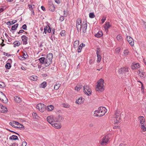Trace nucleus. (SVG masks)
<instances>
[{
	"instance_id": "1",
	"label": "nucleus",
	"mask_w": 146,
	"mask_h": 146,
	"mask_svg": "<svg viewBox=\"0 0 146 146\" xmlns=\"http://www.w3.org/2000/svg\"><path fill=\"white\" fill-rule=\"evenodd\" d=\"M107 109L104 107H100L98 110H95L94 112V115L95 117H100L104 115L107 111Z\"/></svg>"
},
{
	"instance_id": "2",
	"label": "nucleus",
	"mask_w": 146,
	"mask_h": 146,
	"mask_svg": "<svg viewBox=\"0 0 146 146\" xmlns=\"http://www.w3.org/2000/svg\"><path fill=\"white\" fill-rule=\"evenodd\" d=\"M104 81L102 79H100L97 82V85L96 87V90L98 92H102L104 90Z\"/></svg>"
},
{
	"instance_id": "3",
	"label": "nucleus",
	"mask_w": 146,
	"mask_h": 146,
	"mask_svg": "<svg viewBox=\"0 0 146 146\" xmlns=\"http://www.w3.org/2000/svg\"><path fill=\"white\" fill-rule=\"evenodd\" d=\"M53 55L52 53L48 54L46 58H45V65L46 67L48 66L51 63Z\"/></svg>"
},
{
	"instance_id": "4",
	"label": "nucleus",
	"mask_w": 146,
	"mask_h": 146,
	"mask_svg": "<svg viewBox=\"0 0 146 146\" xmlns=\"http://www.w3.org/2000/svg\"><path fill=\"white\" fill-rule=\"evenodd\" d=\"M110 135H108L104 136L101 141L100 143L101 145H106L108 143L109 140L110 138Z\"/></svg>"
},
{
	"instance_id": "5",
	"label": "nucleus",
	"mask_w": 146,
	"mask_h": 146,
	"mask_svg": "<svg viewBox=\"0 0 146 146\" xmlns=\"http://www.w3.org/2000/svg\"><path fill=\"white\" fill-rule=\"evenodd\" d=\"M82 24L81 19L78 18L76 20V28L78 32H81Z\"/></svg>"
},
{
	"instance_id": "6",
	"label": "nucleus",
	"mask_w": 146,
	"mask_h": 146,
	"mask_svg": "<svg viewBox=\"0 0 146 146\" xmlns=\"http://www.w3.org/2000/svg\"><path fill=\"white\" fill-rule=\"evenodd\" d=\"M36 108L41 112H43L46 109V106L42 104H39L36 106Z\"/></svg>"
},
{
	"instance_id": "7",
	"label": "nucleus",
	"mask_w": 146,
	"mask_h": 146,
	"mask_svg": "<svg viewBox=\"0 0 146 146\" xmlns=\"http://www.w3.org/2000/svg\"><path fill=\"white\" fill-rule=\"evenodd\" d=\"M0 100L3 103H5L7 102L8 100L5 94L1 92L0 91Z\"/></svg>"
},
{
	"instance_id": "8",
	"label": "nucleus",
	"mask_w": 146,
	"mask_h": 146,
	"mask_svg": "<svg viewBox=\"0 0 146 146\" xmlns=\"http://www.w3.org/2000/svg\"><path fill=\"white\" fill-rule=\"evenodd\" d=\"M84 92L86 94L89 96L91 94V90L88 86L86 85L83 86Z\"/></svg>"
},
{
	"instance_id": "9",
	"label": "nucleus",
	"mask_w": 146,
	"mask_h": 146,
	"mask_svg": "<svg viewBox=\"0 0 146 146\" xmlns=\"http://www.w3.org/2000/svg\"><path fill=\"white\" fill-rule=\"evenodd\" d=\"M82 32L84 33H86V29L87 26V21H83L82 24Z\"/></svg>"
},
{
	"instance_id": "10",
	"label": "nucleus",
	"mask_w": 146,
	"mask_h": 146,
	"mask_svg": "<svg viewBox=\"0 0 146 146\" xmlns=\"http://www.w3.org/2000/svg\"><path fill=\"white\" fill-rule=\"evenodd\" d=\"M48 122L51 125L54 122H55V119H54L53 116H48L47 118Z\"/></svg>"
},
{
	"instance_id": "11",
	"label": "nucleus",
	"mask_w": 146,
	"mask_h": 146,
	"mask_svg": "<svg viewBox=\"0 0 146 146\" xmlns=\"http://www.w3.org/2000/svg\"><path fill=\"white\" fill-rule=\"evenodd\" d=\"M21 38L23 42V44L26 45L28 43V37L25 35H23L21 36Z\"/></svg>"
},
{
	"instance_id": "12",
	"label": "nucleus",
	"mask_w": 146,
	"mask_h": 146,
	"mask_svg": "<svg viewBox=\"0 0 146 146\" xmlns=\"http://www.w3.org/2000/svg\"><path fill=\"white\" fill-rule=\"evenodd\" d=\"M127 40L130 44L133 46L134 44V41L133 39L130 36H127Z\"/></svg>"
},
{
	"instance_id": "13",
	"label": "nucleus",
	"mask_w": 146,
	"mask_h": 146,
	"mask_svg": "<svg viewBox=\"0 0 146 146\" xmlns=\"http://www.w3.org/2000/svg\"><path fill=\"white\" fill-rule=\"evenodd\" d=\"M7 108L0 104V111L1 112L5 113L7 112Z\"/></svg>"
},
{
	"instance_id": "14",
	"label": "nucleus",
	"mask_w": 146,
	"mask_h": 146,
	"mask_svg": "<svg viewBox=\"0 0 146 146\" xmlns=\"http://www.w3.org/2000/svg\"><path fill=\"white\" fill-rule=\"evenodd\" d=\"M64 118L60 115L58 116L55 119V121L61 122L63 121Z\"/></svg>"
},
{
	"instance_id": "15",
	"label": "nucleus",
	"mask_w": 146,
	"mask_h": 146,
	"mask_svg": "<svg viewBox=\"0 0 146 146\" xmlns=\"http://www.w3.org/2000/svg\"><path fill=\"white\" fill-rule=\"evenodd\" d=\"M140 67L138 63H135L132 65L131 67V68L133 70H135L136 68Z\"/></svg>"
},
{
	"instance_id": "16",
	"label": "nucleus",
	"mask_w": 146,
	"mask_h": 146,
	"mask_svg": "<svg viewBox=\"0 0 146 146\" xmlns=\"http://www.w3.org/2000/svg\"><path fill=\"white\" fill-rule=\"evenodd\" d=\"M48 8L51 11H55V7L52 4H50V3L48 5Z\"/></svg>"
},
{
	"instance_id": "17",
	"label": "nucleus",
	"mask_w": 146,
	"mask_h": 146,
	"mask_svg": "<svg viewBox=\"0 0 146 146\" xmlns=\"http://www.w3.org/2000/svg\"><path fill=\"white\" fill-rule=\"evenodd\" d=\"M84 100V99L82 97H81L78 98L76 101V103L78 104H82Z\"/></svg>"
},
{
	"instance_id": "18",
	"label": "nucleus",
	"mask_w": 146,
	"mask_h": 146,
	"mask_svg": "<svg viewBox=\"0 0 146 146\" xmlns=\"http://www.w3.org/2000/svg\"><path fill=\"white\" fill-rule=\"evenodd\" d=\"M51 125L57 129H60L61 127V125L60 124L55 123V122H54L52 124H51Z\"/></svg>"
},
{
	"instance_id": "19",
	"label": "nucleus",
	"mask_w": 146,
	"mask_h": 146,
	"mask_svg": "<svg viewBox=\"0 0 146 146\" xmlns=\"http://www.w3.org/2000/svg\"><path fill=\"white\" fill-rule=\"evenodd\" d=\"M96 54L98 57V59L97 60V62H100L101 60V56L100 55V52L98 51L96 52Z\"/></svg>"
},
{
	"instance_id": "20",
	"label": "nucleus",
	"mask_w": 146,
	"mask_h": 146,
	"mask_svg": "<svg viewBox=\"0 0 146 146\" xmlns=\"http://www.w3.org/2000/svg\"><path fill=\"white\" fill-rule=\"evenodd\" d=\"M110 27V23L109 22H106L104 26V28L106 30H108Z\"/></svg>"
},
{
	"instance_id": "21",
	"label": "nucleus",
	"mask_w": 146,
	"mask_h": 146,
	"mask_svg": "<svg viewBox=\"0 0 146 146\" xmlns=\"http://www.w3.org/2000/svg\"><path fill=\"white\" fill-rule=\"evenodd\" d=\"M102 35L103 33L101 31H99L95 35V36L99 38L102 36Z\"/></svg>"
},
{
	"instance_id": "22",
	"label": "nucleus",
	"mask_w": 146,
	"mask_h": 146,
	"mask_svg": "<svg viewBox=\"0 0 146 146\" xmlns=\"http://www.w3.org/2000/svg\"><path fill=\"white\" fill-rule=\"evenodd\" d=\"M14 100L16 102L19 103L21 101V99L19 97L17 96H15L14 97Z\"/></svg>"
},
{
	"instance_id": "23",
	"label": "nucleus",
	"mask_w": 146,
	"mask_h": 146,
	"mask_svg": "<svg viewBox=\"0 0 146 146\" xmlns=\"http://www.w3.org/2000/svg\"><path fill=\"white\" fill-rule=\"evenodd\" d=\"M54 108V106L51 105L46 107V109H47L48 111H51Z\"/></svg>"
},
{
	"instance_id": "24",
	"label": "nucleus",
	"mask_w": 146,
	"mask_h": 146,
	"mask_svg": "<svg viewBox=\"0 0 146 146\" xmlns=\"http://www.w3.org/2000/svg\"><path fill=\"white\" fill-rule=\"evenodd\" d=\"M139 120H140V123L141 125L144 124V118L143 116H139Z\"/></svg>"
},
{
	"instance_id": "25",
	"label": "nucleus",
	"mask_w": 146,
	"mask_h": 146,
	"mask_svg": "<svg viewBox=\"0 0 146 146\" xmlns=\"http://www.w3.org/2000/svg\"><path fill=\"white\" fill-rule=\"evenodd\" d=\"M9 139L10 140H18V138L17 136L13 135L9 137Z\"/></svg>"
},
{
	"instance_id": "26",
	"label": "nucleus",
	"mask_w": 146,
	"mask_h": 146,
	"mask_svg": "<svg viewBox=\"0 0 146 146\" xmlns=\"http://www.w3.org/2000/svg\"><path fill=\"white\" fill-rule=\"evenodd\" d=\"M82 85L81 84H79L75 87V89L76 90L78 91H79L82 88Z\"/></svg>"
},
{
	"instance_id": "27",
	"label": "nucleus",
	"mask_w": 146,
	"mask_h": 146,
	"mask_svg": "<svg viewBox=\"0 0 146 146\" xmlns=\"http://www.w3.org/2000/svg\"><path fill=\"white\" fill-rule=\"evenodd\" d=\"M60 85L59 83H56L54 86V89L56 90H58L60 87Z\"/></svg>"
},
{
	"instance_id": "28",
	"label": "nucleus",
	"mask_w": 146,
	"mask_h": 146,
	"mask_svg": "<svg viewBox=\"0 0 146 146\" xmlns=\"http://www.w3.org/2000/svg\"><path fill=\"white\" fill-rule=\"evenodd\" d=\"M47 85V82H44L40 85V87L44 88L46 87Z\"/></svg>"
},
{
	"instance_id": "29",
	"label": "nucleus",
	"mask_w": 146,
	"mask_h": 146,
	"mask_svg": "<svg viewBox=\"0 0 146 146\" xmlns=\"http://www.w3.org/2000/svg\"><path fill=\"white\" fill-rule=\"evenodd\" d=\"M38 77L36 76H31L30 77V79L31 80L35 81L37 80Z\"/></svg>"
},
{
	"instance_id": "30",
	"label": "nucleus",
	"mask_w": 146,
	"mask_h": 146,
	"mask_svg": "<svg viewBox=\"0 0 146 146\" xmlns=\"http://www.w3.org/2000/svg\"><path fill=\"white\" fill-rule=\"evenodd\" d=\"M18 24L17 23L12 26L11 30L13 31L16 30L18 27Z\"/></svg>"
},
{
	"instance_id": "31",
	"label": "nucleus",
	"mask_w": 146,
	"mask_h": 146,
	"mask_svg": "<svg viewBox=\"0 0 146 146\" xmlns=\"http://www.w3.org/2000/svg\"><path fill=\"white\" fill-rule=\"evenodd\" d=\"M40 62L41 64H45V58L44 57H41L39 59Z\"/></svg>"
},
{
	"instance_id": "32",
	"label": "nucleus",
	"mask_w": 146,
	"mask_h": 146,
	"mask_svg": "<svg viewBox=\"0 0 146 146\" xmlns=\"http://www.w3.org/2000/svg\"><path fill=\"white\" fill-rule=\"evenodd\" d=\"M11 66L10 63H7L5 65V67L7 69H9Z\"/></svg>"
},
{
	"instance_id": "33",
	"label": "nucleus",
	"mask_w": 146,
	"mask_h": 146,
	"mask_svg": "<svg viewBox=\"0 0 146 146\" xmlns=\"http://www.w3.org/2000/svg\"><path fill=\"white\" fill-rule=\"evenodd\" d=\"M16 128H20L21 129H24V126L22 125L19 124V125L16 126Z\"/></svg>"
},
{
	"instance_id": "34",
	"label": "nucleus",
	"mask_w": 146,
	"mask_h": 146,
	"mask_svg": "<svg viewBox=\"0 0 146 146\" xmlns=\"http://www.w3.org/2000/svg\"><path fill=\"white\" fill-rule=\"evenodd\" d=\"M17 22V20L13 21H8L7 23V25H11L14 24Z\"/></svg>"
},
{
	"instance_id": "35",
	"label": "nucleus",
	"mask_w": 146,
	"mask_h": 146,
	"mask_svg": "<svg viewBox=\"0 0 146 146\" xmlns=\"http://www.w3.org/2000/svg\"><path fill=\"white\" fill-rule=\"evenodd\" d=\"M79 43V41L78 40H76L74 44V48L78 46Z\"/></svg>"
},
{
	"instance_id": "36",
	"label": "nucleus",
	"mask_w": 146,
	"mask_h": 146,
	"mask_svg": "<svg viewBox=\"0 0 146 146\" xmlns=\"http://www.w3.org/2000/svg\"><path fill=\"white\" fill-rule=\"evenodd\" d=\"M116 120V123H117L120 122V116H115Z\"/></svg>"
},
{
	"instance_id": "37",
	"label": "nucleus",
	"mask_w": 146,
	"mask_h": 146,
	"mask_svg": "<svg viewBox=\"0 0 146 146\" xmlns=\"http://www.w3.org/2000/svg\"><path fill=\"white\" fill-rule=\"evenodd\" d=\"M32 115L33 116L34 118L37 119L38 118V117L36 113L35 112H33L32 113Z\"/></svg>"
},
{
	"instance_id": "38",
	"label": "nucleus",
	"mask_w": 146,
	"mask_h": 146,
	"mask_svg": "<svg viewBox=\"0 0 146 146\" xmlns=\"http://www.w3.org/2000/svg\"><path fill=\"white\" fill-rule=\"evenodd\" d=\"M5 83L2 82H0V88H2L5 87Z\"/></svg>"
},
{
	"instance_id": "39",
	"label": "nucleus",
	"mask_w": 146,
	"mask_h": 146,
	"mask_svg": "<svg viewBox=\"0 0 146 146\" xmlns=\"http://www.w3.org/2000/svg\"><path fill=\"white\" fill-rule=\"evenodd\" d=\"M13 44L15 45L14 46V47H15V45L17 46H19V45L20 44V42H19V41H15L13 43Z\"/></svg>"
},
{
	"instance_id": "40",
	"label": "nucleus",
	"mask_w": 146,
	"mask_h": 146,
	"mask_svg": "<svg viewBox=\"0 0 146 146\" xmlns=\"http://www.w3.org/2000/svg\"><path fill=\"white\" fill-rule=\"evenodd\" d=\"M141 129L143 131H146V127L144 125V124L141 125Z\"/></svg>"
},
{
	"instance_id": "41",
	"label": "nucleus",
	"mask_w": 146,
	"mask_h": 146,
	"mask_svg": "<svg viewBox=\"0 0 146 146\" xmlns=\"http://www.w3.org/2000/svg\"><path fill=\"white\" fill-rule=\"evenodd\" d=\"M64 108H68L70 107V105L67 103H64L62 104Z\"/></svg>"
},
{
	"instance_id": "42",
	"label": "nucleus",
	"mask_w": 146,
	"mask_h": 146,
	"mask_svg": "<svg viewBox=\"0 0 146 146\" xmlns=\"http://www.w3.org/2000/svg\"><path fill=\"white\" fill-rule=\"evenodd\" d=\"M122 36L120 35H118L117 36V40L119 41H121L122 40Z\"/></svg>"
},
{
	"instance_id": "43",
	"label": "nucleus",
	"mask_w": 146,
	"mask_h": 146,
	"mask_svg": "<svg viewBox=\"0 0 146 146\" xmlns=\"http://www.w3.org/2000/svg\"><path fill=\"white\" fill-rule=\"evenodd\" d=\"M95 17L94 14L93 13H90L89 14V17L91 18H93Z\"/></svg>"
},
{
	"instance_id": "44",
	"label": "nucleus",
	"mask_w": 146,
	"mask_h": 146,
	"mask_svg": "<svg viewBox=\"0 0 146 146\" xmlns=\"http://www.w3.org/2000/svg\"><path fill=\"white\" fill-rule=\"evenodd\" d=\"M60 35L61 36H64L65 35V31L64 30H62L60 33Z\"/></svg>"
},
{
	"instance_id": "45",
	"label": "nucleus",
	"mask_w": 146,
	"mask_h": 146,
	"mask_svg": "<svg viewBox=\"0 0 146 146\" xmlns=\"http://www.w3.org/2000/svg\"><path fill=\"white\" fill-rule=\"evenodd\" d=\"M9 124L11 126H12L14 128H16V126H15V123H14V121H13L12 122H10L9 123Z\"/></svg>"
},
{
	"instance_id": "46",
	"label": "nucleus",
	"mask_w": 146,
	"mask_h": 146,
	"mask_svg": "<svg viewBox=\"0 0 146 146\" xmlns=\"http://www.w3.org/2000/svg\"><path fill=\"white\" fill-rule=\"evenodd\" d=\"M122 68L123 71V72H128L129 71L128 68L126 67L123 68Z\"/></svg>"
},
{
	"instance_id": "47",
	"label": "nucleus",
	"mask_w": 146,
	"mask_h": 146,
	"mask_svg": "<svg viewBox=\"0 0 146 146\" xmlns=\"http://www.w3.org/2000/svg\"><path fill=\"white\" fill-rule=\"evenodd\" d=\"M123 72L122 68H120L118 70V73L119 74H121Z\"/></svg>"
},
{
	"instance_id": "48",
	"label": "nucleus",
	"mask_w": 146,
	"mask_h": 146,
	"mask_svg": "<svg viewBox=\"0 0 146 146\" xmlns=\"http://www.w3.org/2000/svg\"><path fill=\"white\" fill-rule=\"evenodd\" d=\"M64 12V16L65 17H66L68 15V13L67 11H65V10H64L63 11Z\"/></svg>"
},
{
	"instance_id": "49",
	"label": "nucleus",
	"mask_w": 146,
	"mask_h": 146,
	"mask_svg": "<svg viewBox=\"0 0 146 146\" xmlns=\"http://www.w3.org/2000/svg\"><path fill=\"white\" fill-rule=\"evenodd\" d=\"M82 48L81 46H79L78 47L77 50L78 52H80L81 51V50L82 49Z\"/></svg>"
},
{
	"instance_id": "50",
	"label": "nucleus",
	"mask_w": 146,
	"mask_h": 146,
	"mask_svg": "<svg viewBox=\"0 0 146 146\" xmlns=\"http://www.w3.org/2000/svg\"><path fill=\"white\" fill-rule=\"evenodd\" d=\"M27 26L26 24H24L22 27L21 28H22L24 30H27Z\"/></svg>"
},
{
	"instance_id": "51",
	"label": "nucleus",
	"mask_w": 146,
	"mask_h": 146,
	"mask_svg": "<svg viewBox=\"0 0 146 146\" xmlns=\"http://www.w3.org/2000/svg\"><path fill=\"white\" fill-rule=\"evenodd\" d=\"M119 111L117 110L116 112V113H115V116H117V115L120 116V113H119Z\"/></svg>"
},
{
	"instance_id": "52",
	"label": "nucleus",
	"mask_w": 146,
	"mask_h": 146,
	"mask_svg": "<svg viewBox=\"0 0 146 146\" xmlns=\"http://www.w3.org/2000/svg\"><path fill=\"white\" fill-rule=\"evenodd\" d=\"M124 53L125 55H127L128 54V51L127 50H124Z\"/></svg>"
},
{
	"instance_id": "53",
	"label": "nucleus",
	"mask_w": 146,
	"mask_h": 146,
	"mask_svg": "<svg viewBox=\"0 0 146 146\" xmlns=\"http://www.w3.org/2000/svg\"><path fill=\"white\" fill-rule=\"evenodd\" d=\"M120 48L118 47V48H116V49H115V51H116V52H117V53H119L120 51Z\"/></svg>"
},
{
	"instance_id": "54",
	"label": "nucleus",
	"mask_w": 146,
	"mask_h": 146,
	"mask_svg": "<svg viewBox=\"0 0 146 146\" xmlns=\"http://www.w3.org/2000/svg\"><path fill=\"white\" fill-rule=\"evenodd\" d=\"M144 72H141L139 75L140 77H143L144 75Z\"/></svg>"
},
{
	"instance_id": "55",
	"label": "nucleus",
	"mask_w": 146,
	"mask_h": 146,
	"mask_svg": "<svg viewBox=\"0 0 146 146\" xmlns=\"http://www.w3.org/2000/svg\"><path fill=\"white\" fill-rule=\"evenodd\" d=\"M51 32V30L50 27L49 26V27L47 30V32L48 33H50Z\"/></svg>"
},
{
	"instance_id": "56",
	"label": "nucleus",
	"mask_w": 146,
	"mask_h": 146,
	"mask_svg": "<svg viewBox=\"0 0 146 146\" xmlns=\"http://www.w3.org/2000/svg\"><path fill=\"white\" fill-rule=\"evenodd\" d=\"M14 121V123H15V125H19V123L18 122L16 121Z\"/></svg>"
},
{
	"instance_id": "57",
	"label": "nucleus",
	"mask_w": 146,
	"mask_h": 146,
	"mask_svg": "<svg viewBox=\"0 0 146 146\" xmlns=\"http://www.w3.org/2000/svg\"><path fill=\"white\" fill-rule=\"evenodd\" d=\"M24 30H20L19 32H18L17 35L19 34L20 33H22L24 32Z\"/></svg>"
},
{
	"instance_id": "58",
	"label": "nucleus",
	"mask_w": 146,
	"mask_h": 146,
	"mask_svg": "<svg viewBox=\"0 0 146 146\" xmlns=\"http://www.w3.org/2000/svg\"><path fill=\"white\" fill-rule=\"evenodd\" d=\"M16 145L18 146V144L16 143H15L11 144L10 146H15Z\"/></svg>"
},
{
	"instance_id": "59",
	"label": "nucleus",
	"mask_w": 146,
	"mask_h": 146,
	"mask_svg": "<svg viewBox=\"0 0 146 146\" xmlns=\"http://www.w3.org/2000/svg\"><path fill=\"white\" fill-rule=\"evenodd\" d=\"M64 16H62V17H60V18L59 20L61 21H62L64 20Z\"/></svg>"
},
{
	"instance_id": "60",
	"label": "nucleus",
	"mask_w": 146,
	"mask_h": 146,
	"mask_svg": "<svg viewBox=\"0 0 146 146\" xmlns=\"http://www.w3.org/2000/svg\"><path fill=\"white\" fill-rule=\"evenodd\" d=\"M27 145V143L25 141H23V142L22 144V146H26Z\"/></svg>"
},
{
	"instance_id": "61",
	"label": "nucleus",
	"mask_w": 146,
	"mask_h": 146,
	"mask_svg": "<svg viewBox=\"0 0 146 146\" xmlns=\"http://www.w3.org/2000/svg\"><path fill=\"white\" fill-rule=\"evenodd\" d=\"M106 20V17H104L101 20V21H102V23H104V22H105V21Z\"/></svg>"
},
{
	"instance_id": "62",
	"label": "nucleus",
	"mask_w": 146,
	"mask_h": 146,
	"mask_svg": "<svg viewBox=\"0 0 146 146\" xmlns=\"http://www.w3.org/2000/svg\"><path fill=\"white\" fill-rule=\"evenodd\" d=\"M23 56L24 57V58H27V53H26V55L25 54V53H23Z\"/></svg>"
},
{
	"instance_id": "63",
	"label": "nucleus",
	"mask_w": 146,
	"mask_h": 146,
	"mask_svg": "<svg viewBox=\"0 0 146 146\" xmlns=\"http://www.w3.org/2000/svg\"><path fill=\"white\" fill-rule=\"evenodd\" d=\"M28 6L29 8L32 11V10H33L32 5H29Z\"/></svg>"
},
{
	"instance_id": "64",
	"label": "nucleus",
	"mask_w": 146,
	"mask_h": 146,
	"mask_svg": "<svg viewBox=\"0 0 146 146\" xmlns=\"http://www.w3.org/2000/svg\"><path fill=\"white\" fill-rule=\"evenodd\" d=\"M43 43V42H40V44L39 46V47L40 48H41L43 47V46L42 44Z\"/></svg>"
}]
</instances>
